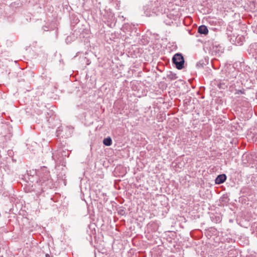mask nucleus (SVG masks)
Here are the masks:
<instances>
[{
  "instance_id": "obj_1",
  "label": "nucleus",
  "mask_w": 257,
  "mask_h": 257,
  "mask_svg": "<svg viewBox=\"0 0 257 257\" xmlns=\"http://www.w3.org/2000/svg\"><path fill=\"white\" fill-rule=\"evenodd\" d=\"M144 11L147 17L159 16L166 13V8L161 0H153L150 4L144 7Z\"/></svg>"
},
{
  "instance_id": "obj_2",
  "label": "nucleus",
  "mask_w": 257,
  "mask_h": 257,
  "mask_svg": "<svg viewBox=\"0 0 257 257\" xmlns=\"http://www.w3.org/2000/svg\"><path fill=\"white\" fill-rule=\"evenodd\" d=\"M39 177L37 183L41 186L43 191L45 189L51 188L53 185V181L50 176V172L45 167L41 169Z\"/></svg>"
},
{
  "instance_id": "obj_3",
  "label": "nucleus",
  "mask_w": 257,
  "mask_h": 257,
  "mask_svg": "<svg viewBox=\"0 0 257 257\" xmlns=\"http://www.w3.org/2000/svg\"><path fill=\"white\" fill-rule=\"evenodd\" d=\"M172 63L178 70L184 67L185 60L183 55L180 53H176L172 58Z\"/></svg>"
},
{
  "instance_id": "obj_4",
  "label": "nucleus",
  "mask_w": 257,
  "mask_h": 257,
  "mask_svg": "<svg viewBox=\"0 0 257 257\" xmlns=\"http://www.w3.org/2000/svg\"><path fill=\"white\" fill-rule=\"evenodd\" d=\"M244 37L242 35H233L231 38V41L235 45H242L244 41Z\"/></svg>"
},
{
  "instance_id": "obj_5",
  "label": "nucleus",
  "mask_w": 257,
  "mask_h": 257,
  "mask_svg": "<svg viewBox=\"0 0 257 257\" xmlns=\"http://www.w3.org/2000/svg\"><path fill=\"white\" fill-rule=\"evenodd\" d=\"M225 73L226 75L225 78L227 81H232L236 77L237 72L234 68H233L232 70L231 69L225 70Z\"/></svg>"
},
{
  "instance_id": "obj_6",
  "label": "nucleus",
  "mask_w": 257,
  "mask_h": 257,
  "mask_svg": "<svg viewBox=\"0 0 257 257\" xmlns=\"http://www.w3.org/2000/svg\"><path fill=\"white\" fill-rule=\"evenodd\" d=\"M224 48L220 45H214L213 44L212 48V53H214L215 55H220L223 52Z\"/></svg>"
},
{
  "instance_id": "obj_7",
  "label": "nucleus",
  "mask_w": 257,
  "mask_h": 257,
  "mask_svg": "<svg viewBox=\"0 0 257 257\" xmlns=\"http://www.w3.org/2000/svg\"><path fill=\"white\" fill-rule=\"evenodd\" d=\"M227 179V177L225 174H222L218 175L215 180V184H221L224 183Z\"/></svg>"
},
{
  "instance_id": "obj_8",
  "label": "nucleus",
  "mask_w": 257,
  "mask_h": 257,
  "mask_svg": "<svg viewBox=\"0 0 257 257\" xmlns=\"http://www.w3.org/2000/svg\"><path fill=\"white\" fill-rule=\"evenodd\" d=\"M208 23L210 26L220 27L222 23V21L217 19H210L208 20Z\"/></svg>"
},
{
  "instance_id": "obj_9",
  "label": "nucleus",
  "mask_w": 257,
  "mask_h": 257,
  "mask_svg": "<svg viewBox=\"0 0 257 257\" xmlns=\"http://www.w3.org/2000/svg\"><path fill=\"white\" fill-rule=\"evenodd\" d=\"M198 32L200 34L206 35L208 33L207 27L205 25H201L198 29Z\"/></svg>"
},
{
  "instance_id": "obj_10",
  "label": "nucleus",
  "mask_w": 257,
  "mask_h": 257,
  "mask_svg": "<svg viewBox=\"0 0 257 257\" xmlns=\"http://www.w3.org/2000/svg\"><path fill=\"white\" fill-rule=\"evenodd\" d=\"M167 78L170 80H174L178 78V76L176 73L172 71H169L167 74Z\"/></svg>"
},
{
  "instance_id": "obj_11",
  "label": "nucleus",
  "mask_w": 257,
  "mask_h": 257,
  "mask_svg": "<svg viewBox=\"0 0 257 257\" xmlns=\"http://www.w3.org/2000/svg\"><path fill=\"white\" fill-rule=\"evenodd\" d=\"M249 50L253 56L257 55V43L250 45Z\"/></svg>"
},
{
  "instance_id": "obj_12",
  "label": "nucleus",
  "mask_w": 257,
  "mask_h": 257,
  "mask_svg": "<svg viewBox=\"0 0 257 257\" xmlns=\"http://www.w3.org/2000/svg\"><path fill=\"white\" fill-rule=\"evenodd\" d=\"M103 144L106 146H110L112 144V139L110 137L104 138L103 140Z\"/></svg>"
},
{
  "instance_id": "obj_13",
  "label": "nucleus",
  "mask_w": 257,
  "mask_h": 257,
  "mask_svg": "<svg viewBox=\"0 0 257 257\" xmlns=\"http://www.w3.org/2000/svg\"><path fill=\"white\" fill-rule=\"evenodd\" d=\"M167 17L168 18H169V20L165 19L164 22L166 23V25H171V24L173 22L174 19L172 18V17H173L172 16H170V17H169L168 15H167Z\"/></svg>"
},
{
  "instance_id": "obj_14",
  "label": "nucleus",
  "mask_w": 257,
  "mask_h": 257,
  "mask_svg": "<svg viewBox=\"0 0 257 257\" xmlns=\"http://www.w3.org/2000/svg\"><path fill=\"white\" fill-rule=\"evenodd\" d=\"M211 218L212 221L215 223L220 222L221 220V217L219 216L213 215L211 217Z\"/></svg>"
},
{
  "instance_id": "obj_15",
  "label": "nucleus",
  "mask_w": 257,
  "mask_h": 257,
  "mask_svg": "<svg viewBox=\"0 0 257 257\" xmlns=\"http://www.w3.org/2000/svg\"><path fill=\"white\" fill-rule=\"evenodd\" d=\"M206 64L204 63V60H200L199 62H198L196 64V67L198 68H202L204 67V66H205Z\"/></svg>"
},
{
  "instance_id": "obj_16",
  "label": "nucleus",
  "mask_w": 257,
  "mask_h": 257,
  "mask_svg": "<svg viewBox=\"0 0 257 257\" xmlns=\"http://www.w3.org/2000/svg\"><path fill=\"white\" fill-rule=\"evenodd\" d=\"M75 39V37L74 35H71L68 36L66 39V42L67 43H70L71 41H74Z\"/></svg>"
},
{
  "instance_id": "obj_17",
  "label": "nucleus",
  "mask_w": 257,
  "mask_h": 257,
  "mask_svg": "<svg viewBox=\"0 0 257 257\" xmlns=\"http://www.w3.org/2000/svg\"><path fill=\"white\" fill-rule=\"evenodd\" d=\"M130 27V26L128 24H125L123 25L122 30L123 32H125V31H126L127 30V28Z\"/></svg>"
},
{
  "instance_id": "obj_18",
  "label": "nucleus",
  "mask_w": 257,
  "mask_h": 257,
  "mask_svg": "<svg viewBox=\"0 0 257 257\" xmlns=\"http://www.w3.org/2000/svg\"><path fill=\"white\" fill-rule=\"evenodd\" d=\"M218 86L220 88L225 89V88L227 87V85H226L225 83H220L219 85H218Z\"/></svg>"
},
{
  "instance_id": "obj_19",
  "label": "nucleus",
  "mask_w": 257,
  "mask_h": 257,
  "mask_svg": "<svg viewBox=\"0 0 257 257\" xmlns=\"http://www.w3.org/2000/svg\"><path fill=\"white\" fill-rule=\"evenodd\" d=\"M236 94H244V90L243 89L242 90H236Z\"/></svg>"
},
{
  "instance_id": "obj_20",
  "label": "nucleus",
  "mask_w": 257,
  "mask_h": 257,
  "mask_svg": "<svg viewBox=\"0 0 257 257\" xmlns=\"http://www.w3.org/2000/svg\"><path fill=\"white\" fill-rule=\"evenodd\" d=\"M60 131H61V128L60 127H58V129L57 130V131H56V133L57 134V136L60 135Z\"/></svg>"
},
{
  "instance_id": "obj_21",
  "label": "nucleus",
  "mask_w": 257,
  "mask_h": 257,
  "mask_svg": "<svg viewBox=\"0 0 257 257\" xmlns=\"http://www.w3.org/2000/svg\"><path fill=\"white\" fill-rule=\"evenodd\" d=\"M43 29L44 30V31H48L49 30L48 27L47 26H44L43 27Z\"/></svg>"
},
{
  "instance_id": "obj_22",
  "label": "nucleus",
  "mask_w": 257,
  "mask_h": 257,
  "mask_svg": "<svg viewBox=\"0 0 257 257\" xmlns=\"http://www.w3.org/2000/svg\"><path fill=\"white\" fill-rule=\"evenodd\" d=\"M254 227L255 228V230L257 231V225Z\"/></svg>"
},
{
  "instance_id": "obj_23",
  "label": "nucleus",
  "mask_w": 257,
  "mask_h": 257,
  "mask_svg": "<svg viewBox=\"0 0 257 257\" xmlns=\"http://www.w3.org/2000/svg\"><path fill=\"white\" fill-rule=\"evenodd\" d=\"M212 29H214V30L217 29V28H213V27H212Z\"/></svg>"
},
{
  "instance_id": "obj_24",
  "label": "nucleus",
  "mask_w": 257,
  "mask_h": 257,
  "mask_svg": "<svg viewBox=\"0 0 257 257\" xmlns=\"http://www.w3.org/2000/svg\"><path fill=\"white\" fill-rule=\"evenodd\" d=\"M46 257H49V256H49V255H48V254H46Z\"/></svg>"
},
{
  "instance_id": "obj_25",
  "label": "nucleus",
  "mask_w": 257,
  "mask_h": 257,
  "mask_svg": "<svg viewBox=\"0 0 257 257\" xmlns=\"http://www.w3.org/2000/svg\"><path fill=\"white\" fill-rule=\"evenodd\" d=\"M256 73V75H257V70H256V73Z\"/></svg>"
}]
</instances>
